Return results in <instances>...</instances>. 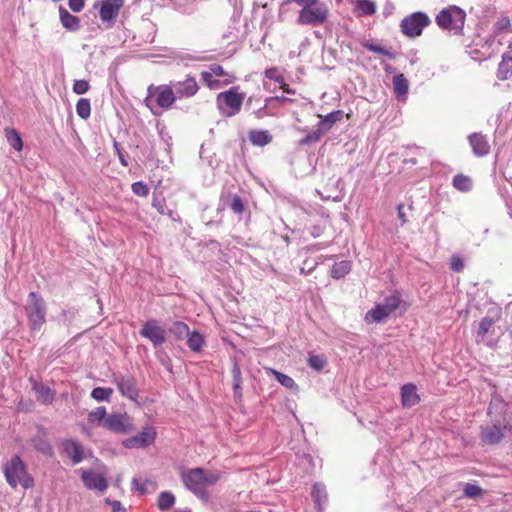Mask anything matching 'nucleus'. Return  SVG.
Instances as JSON below:
<instances>
[{
	"label": "nucleus",
	"mask_w": 512,
	"mask_h": 512,
	"mask_svg": "<svg viewBox=\"0 0 512 512\" xmlns=\"http://www.w3.org/2000/svg\"><path fill=\"white\" fill-rule=\"evenodd\" d=\"M343 115L344 112L342 110H335L331 113H328L317 123L316 127H319V131L325 134L331 129L333 124L343 118Z\"/></svg>",
	"instance_id": "nucleus-24"
},
{
	"label": "nucleus",
	"mask_w": 512,
	"mask_h": 512,
	"mask_svg": "<svg viewBox=\"0 0 512 512\" xmlns=\"http://www.w3.org/2000/svg\"><path fill=\"white\" fill-rule=\"evenodd\" d=\"M249 140L253 145L265 146L272 141V136L267 130H252L249 132Z\"/></svg>",
	"instance_id": "nucleus-28"
},
{
	"label": "nucleus",
	"mask_w": 512,
	"mask_h": 512,
	"mask_svg": "<svg viewBox=\"0 0 512 512\" xmlns=\"http://www.w3.org/2000/svg\"><path fill=\"white\" fill-rule=\"evenodd\" d=\"M201 79L210 89H217L220 87V81L213 79V75L210 71H203L201 73Z\"/></svg>",
	"instance_id": "nucleus-48"
},
{
	"label": "nucleus",
	"mask_w": 512,
	"mask_h": 512,
	"mask_svg": "<svg viewBox=\"0 0 512 512\" xmlns=\"http://www.w3.org/2000/svg\"><path fill=\"white\" fill-rule=\"evenodd\" d=\"M512 73V55L509 52H505L502 55V60L499 63L497 70V77L500 80H506Z\"/></svg>",
	"instance_id": "nucleus-26"
},
{
	"label": "nucleus",
	"mask_w": 512,
	"mask_h": 512,
	"mask_svg": "<svg viewBox=\"0 0 512 512\" xmlns=\"http://www.w3.org/2000/svg\"><path fill=\"white\" fill-rule=\"evenodd\" d=\"M362 46L371 51V52H374V53H377V54H380V55H383V56H386L388 57L389 59L393 60L396 58V53L389 50V49H386L385 47H382L380 45H377V44H374L370 41H363L362 43Z\"/></svg>",
	"instance_id": "nucleus-34"
},
{
	"label": "nucleus",
	"mask_w": 512,
	"mask_h": 512,
	"mask_svg": "<svg viewBox=\"0 0 512 512\" xmlns=\"http://www.w3.org/2000/svg\"><path fill=\"white\" fill-rule=\"evenodd\" d=\"M29 381L32 383V389L37 394V399L39 401L44 404H51L53 402L55 392L50 387L44 385L43 383H38L32 377L29 379Z\"/></svg>",
	"instance_id": "nucleus-20"
},
{
	"label": "nucleus",
	"mask_w": 512,
	"mask_h": 512,
	"mask_svg": "<svg viewBox=\"0 0 512 512\" xmlns=\"http://www.w3.org/2000/svg\"><path fill=\"white\" fill-rule=\"evenodd\" d=\"M131 189L137 196L146 197L149 194V187L143 181L134 182Z\"/></svg>",
	"instance_id": "nucleus-49"
},
{
	"label": "nucleus",
	"mask_w": 512,
	"mask_h": 512,
	"mask_svg": "<svg viewBox=\"0 0 512 512\" xmlns=\"http://www.w3.org/2000/svg\"><path fill=\"white\" fill-rule=\"evenodd\" d=\"M107 416L106 408L104 406H100L89 412L88 421L92 424L104 427Z\"/></svg>",
	"instance_id": "nucleus-32"
},
{
	"label": "nucleus",
	"mask_w": 512,
	"mask_h": 512,
	"mask_svg": "<svg viewBox=\"0 0 512 512\" xmlns=\"http://www.w3.org/2000/svg\"><path fill=\"white\" fill-rule=\"evenodd\" d=\"M450 268L454 272H461L464 269V261L459 256L453 255L450 259Z\"/></svg>",
	"instance_id": "nucleus-54"
},
{
	"label": "nucleus",
	"mask_w": 512,
	"mask_h": 512,
	"mask_svg": "<svg viewBox=\"0 0 512 512\" xmlns=\"http://www.w3.org/2000/svg\"><path fill=\"white\" fill-rule=\"evenodd\" d=\"M203 468H193L182 474V480L187 489L191 492L203 487Z\"/></svg>",
	"instance_id": "nucleus-18"
},
{
	"label": "nucleus",
	"mask_w": 512,
	"mask_h": 512,
	"mask_svg": "<svg viewBox=\"0 0 512 512\" xmlns=\"http://www.w3.org/2000/svg\"><path fill=\"white\" fill-rule=\"evenodd\" d=\"M431 24L429 16L421 11L414 12L400 23L401 32L410 38L418 37L422 34L423 29Z\"/></svg>",
	"instance_id": "nucleus-5"
},
{
	"label": "nucleus",
	"mask_w": 512,
	"mask_h": 512,
	"mask_svg": "<svg viewBox=\"0 0 512 512\" xmlns=\"http://www.w3.org/2000/svg\"><path fill=\"white\" fill-rule=\"evenodd\" d=\"M113 383L116 384L119 392L122 396L129 398L130 400H137L139 396V390L136 385V380L131 375H115Z\"/></svg>",
	"instance_id": "nucleus-12"
},
{
	"label": "nucleus",
	"mask_w": 512,
	"mask_h": 512,
	"mask_svg": "<svg viewBox=\"0 0 512 512\" xmlns=\"http://www.w3.org/2000/svg\"><path fill=\"white\" fill-rule=\"evenodd\" d=\"M156 435L155 429L147 426L135 436L125 439L123 445L128 449L144 448L154 443Z\"/></svg>",
	"instance_id": "nucleus-10"
},
{
	"label": "nucleus",
	"mask_w": 512,
	"mask_h": 512,
	"mask_svg": "<svg viewBox=\"0 0 512 512\" xmlns=\"http://www.w3.org/2000/svg\"><path fill=\"white\" fill-rule=\"evenodd\" d=\"M496 405H501V406H504L505 403H504V400L501 396H498V395H494L492 397V400L490 402V405L488 407V415H491L492 414V409L494 408V406Z\"/></svg>",
	"instance_id": "nucleus-57"
},
{
	"label": "nucleus",
	"mask_w": 512,
	"mask_h": 512,
	"mask_svg": "<svg viewBox=\"0 0 512 512\" xmlns=\"http://www.w3.org/2000/svg\"><path fill=\"white\" fill-rule=\"evenodd\" d=\"M125 0H102L99 7V17L106 29L112 28L118 18Z\"/></svg>",
	"instance_id": "nucleus-8"
},
{
	"label": "nucleus",
	"mask_w": 512,
	"mask_h": 512,
	"mask_svg": "<svg viewBox=\"0 0 512 512\" xmlns=\"http://www.w3.org/2000/svg\"><path fill=\"white\" fill-rule=\"evenodd\" d=\"M198 498L202 499L203 501L207 502L209 500V493L205 489V486L200 487L199 489H195L192 491Z\"/></svg>",
	"instance_id": "nucleus-58"
},
{
	"label": "nucleus",
	"mask_w": 512,
	"mask_h": 512,
	"mask_svg": "<svg viewBox=\"0 0 512 512\" xmlns=\"http://www.w3.org/2000/svg\"><path fill=\"white\" fill-rule=\"evenodd\" d=\"M187 345L193 352H200L205 345V339L198 331L189 332Z\"/></svg>",
	"instance_id": "nucleus-31"
},
{
	"label": "nucleus",
	"mask_w": 512,
	"mask_h": 512,
	"mask_svg": "<svg viewBox=\"0 0 512 512\" xmlns=\"http://www.w3.org/2000/svg\"><path fill=\"white\" fill-rule=\"evenodd\" d=\"M390 313H393L400 305V297L398 295H390L381 303Z\"/></svg>",
	"instance_id": "nucleus-46"
},
{
	"label": "nucleus",
	"mask_w": 512,
	"mask_h": 512,
	"mask_svg": "<svg viewBox=\"0 0 512 512\" xmlns=\"http://www.w3.org/2000/svg\"><path fill=\"white\" fill-rule=\"evenodd\" d=\"M176 94L171 86H162L156 97V103L160 108L168 109L176 100Z\"/></svg>",
	"instance_id": "nucleus-21"
},
{
	"label": "nucleus",
	"mask_w": 512,
	"mask_h": 512,
	"mask_svg": "<svg viewBox=\"0 0 512 512\" xmlns=\"http://www.w3.org/2000/svg\"><path fill=\"white\" fill-rule=\"evenodd\" d=\"M244 98L245 95L243 93H238L235 88H231L217 95V103L220 109H222V103L225 104L229 110L222 111V114L232 117L241 110Z\"/></svg>",
	"instance_id": "nucleus-7"
},
{
	"label": "nucleus",
	"mask_w": 512,
	"mask_h": 512,
	"mask_svg": "<svg viewBox=\"0 0 512 512\" xmlns=\"http://www.w3.org/2000/svg\"><path fill=\"white\" fill-rule=\"evenodd\" d=\"M104 428L119 434H127L132 430L130 417L124 413L109 414L105 420Z\"/></svg>",
	"instance_id": "nucleus-11"
},
{
	"label": "nucleus",
	"mask_w": 512,
	"mask_h": 512,
	"mask_svg": "<svg viewBox=\"0 0 512 512\" xmlns=\"http://www.w3.org/2000/svg\"><path fill=\"white\" fill-rule=\"evenodd\" d=\"M230 202L228 204L229 208L235 213V214H242L245 211V204L240 196L233 194L230 195Z\"/></svg>",
	"instance_id": "nucleus-42"
},
{
	"label": "nucleus",
	"mask_w": 512,
	"mask_h": 512,
	"mask_svg": "<svg viewBox=\"0 0 512 512\" xmlns=\"http://www.w3.org/2000/svg\"><path fill=\"white\" fill-rule=\"evenodd\" d=\"M509 27H510V19L506 16L501 17L494 24V32H495V34L498 35V34L502 33L503 31H505L506 29H508Z\"/></svg>",
	"instance_id": "nucleus-51"
},
{
	"label": "nucleus",
	"mask_w": 512,
	"mask_h": 512,
	"mask_svg": "<svg viewBox=\"0 0 512 512\" xmlns=\"http://www.w3.org/2000/svg\"><path fill=\"white\" fill-rule=\"evenodd\" d=\"M59 17L62 26L72 32L78 31L81 27L80 19L70 14L63 6L59 7Z\"/></svg>",
	"instance_id": "nucleus-22"
},
{
	"label": "nucleus",
	"mask_w": 512,
	"mask_h": 512,
	"mask_svg": "<svg viewBox=\"0 0 512 512\" xmlns=\"http://www.w3.org/2000/svg\"><path fill=\"white\" fill-rule=\"evenodd\" d=\"M308 365L316 371H321L327 365V359L323 355H310L308 358Z\"/></svg>",
	"instance_id": "nucleus-41"
},
{
	"label": "nucleus",
	"mask_w": 512,
	"mask_h": 512,
	"mask_svg": "<svg viewBox=\"0 0 512 512\" xmlns=\"http://www.w3.org/2000/svg\"><path fill=\"white\" fill-rule=\"evenodd\" d=\"M81 480L87 489L104 491L108 487V483L105 477L100 474H96L91 470H83L81 474Z\"/></svg>",
	"instance_id": "nucleus-14"
},
{
	"label": "nucleus",
	"mask_w": 512,
	"mask_h": 512,
	"mask_svg": "<svg viewBox=\"0 0 512 512\" xmlns=\"http://www.w3.org/2000/svg\"><path fill=\"white\" fill-rule=\"evenodd\" d=\"M323 134H324L323 132L319 131V127H316V130L308 133L305 137H303L299 141V144L304 146V145H309V144H312V143H316V142H318L321 139V136Z\"/></svg>",
	"instance_id": "nucleus-45"
},
{
	"label": "nucleus",
	"mask_w": 512,
	"mask_h": 512,
	"mask_svg": "<svg viewBox=\"0 0 512 512\" xmlns=\"http://www.w3.org/2000/svg\"><path fill=\"white\" fill-rule=\"evenodd\" d=\"M76 112L80 118H82L84 120L88 119L91 115L90 100L87 98L79 99L76 104Z\"/></svg>",
	"instance_id": "nucleus-37"
},
{
	"label": "nucleus",
	"mask_w": 512,
	"mask_h": 512,
	"mask_svg": "<svg viewBox=\"0 0 512 512\" xmlns=\"http://www.w3.org/2000/svg\"><path fill=\"white\" fill-rule=\"evenodd\" d=\"M209 71L212 73V75L215 76H224L227 73L224 71L223 67L219 64H212L209 67Z\"/></svg>",
	"instance_id": "nucleus-59"
},
{
	"label": "nucleus",
	"mask_w": 512,
	"mask_h": 512,
	"mask_svg": "<svg viewBox=\"0 0 512 512\" xmlns=\"http://www.w3.org/2000/svg\"><path fill=\"white\" fill-rule=\"evenodd\" d=\"M391 313L381 304H377L366 313L365 320L369 323H382Z\"/></svg>",
	"instance_id": "nucleus-25"
},
{
	"label": "nucleus",
	"mask_w": 512,
	"mask_h": 512,
	"mask_svg": "<svg viewBox=\"0 0 512 512\" xmlns=\"http://www.w3.org/2000/svg\"><path fill=\"white\" fill-rule=\"evenodd\" d=\"M483 490L476 484L467 483L464 486L463 493L468 498H477L482 494Z\"/></svg>",
	"instance_id": "nucleus-47"
},
{
	"label": "nucleus",
	"mask_w": 512,
	"mask_h": 512,
	"mask_svg": "<svg viewBox=\"0 0 512 512\" xmlns=\"http://www.w3.org/2000/svg\"><path fill=\"white\" fill-rule=\"evenodd\" d=\"M219 474L206 471L203 469V486L214 485L219 480Z\"/></svg>",
	"instance_id": "nucleus-52"
},
{
	"label": "nucleus",
	"mask_w": 512,
	"mask_h": 512,
	"mask_svg": "<svg viewBox=\"0 0 512 512\" xmlns=\"http://www.w3.org/2000/svg\"><path fill=\"white\" fill-rule=\"evenodd\" d=\"M5 137L9 145L16 151H21L23 147L22 139L19 133L13 128L5 129Z\"/></svg>",
	"instance_id": "nucleus-35"
},
{
	"label": "nucleus",
	"mask_w": 512,
	"mask_h": 512,
	"mask_svg": "<svg viewBox=\"0 0 512 512\" xmlns=\"http://www.w3.org/2000/svg\"><path fill=\"white\" fill-rule=\"evenodd\" d=\"M270 371L282 386L289 388V389H292L296 386L295 381L290 376L283 374L274 369H270Z\"/></svg>",
	"instance_id": "nucleus-43"
},
{
	"label": "nucleus",
	"mask_w": 512,
	"mask_h": 512,
	"mask_svg": "<svg viewBox=\"0 0 512 512\" xmlns=\"http://www.w3.org/2000/svg\"><path fill=\"white\" fill-rule=\"evenodd\" d=\"M453 186L462 192H467L472 187V181L468 176H465L463 174H457L453 178Z\"/></svg>",
	"instance_id": "nucleus-36"
},
{
	"label": "nucleus",
	"mask_w": 512,
	"mask_h": 512,
	"mask_svg": "<svg viewBox=\"0 0 512 512\" xmlns=\"http://www.w3.org/2000/svg\"><path fill=\"white\" fill-rule=\"evenodd\" d=\"M275 80L277 82L281 83V88L283 89L284 92H286L288 94H294L295 93V91L293 89H291L288 84L283 82V78L282 77L275 78Z\"/></svg>",
	"instance_id": "nucleus-63"
},
{
	"label": "nucleus",
	"mask_w": 512,
	"mask_h": 512,
	"mask_svg": "<svg viewBox=\"0 0 512 512\" xmlns=\"http://www.w3.org/2000/svg\"><path fill=\"white\" fill-rule=\"evenodd\" d=\"M357 7L363 15H372L376 12V4L370 0H358Z\"/></svg>",
	"instance_id": "nucleus-44"
},
{
	"label": "nucleus",
	"mask_w": 512,
	"mask_h": 512,
	"mask_svg": "<svg viewBox=\"0 0 512 512\" xmlns=\"http://www.w3.org/2000/svg\"><path fill=\"white\" fill-rule=\"evenodd\" d=\"M511 430V426L505 421L495 420L492 424L481 426L480 440L484 445H497Z\"/></svg>",
	"instance_id": "nucleus-6"
},
{
	"label": "nucleus",
	"mask_w": 512,
	"mask_h": 512,
	"mask_svg": "<svg viewBox=\"0 0 512 512\" xmlns=\"http://www.w3.org/2000/svg\"><path fill=\"white\" fill-rule=\"evenodd\" d=\"M468 141L476 157H484L490 153V144L486 135L475 132L468 136Z\"/></svg>",
	"instance_id": "nucleus-13"
},
{
	"label": "nucleus",
	"mask_w": 512,
	"mask_h": 512,
	"mask_svg": "<svg viewBox=\"0 0 512 512\" xmlns=\"http://www.w3.org/2000/svg\"><path fill=\"white\" fill-rule=\"evenodd\" d=\"M24 311L31 331H39L46 323L47 306L40 293L32 291L28 294Z\"/></svg>",
	"instance_id": "nucleus-2"
},
{
	"label": "nucleus",
	"mask_w": 512,
	"mask_h": 512,
	"mask_svg": "<svg viewBox=\"0 0 512 512\" xmlns=\"http://www.w3.org/2000/svg\"><path fill=\"white\" fill-rule=\"evenodd\" d=\"M328 16V6L324 2L318 0L317 4L301 8L297 17V23L299 25L316 27L324 24L327 21Z\"/></svg>",
	"instance_id": "nucleus-4"
},
{
	"label": "nucleus",
	"mask_w": 512,
	"mask_h": 512,
	"mask_svg": "<svg viewBox=\"0 0 512 512\" xmlns=\"http://www.w3.org/2000/svg\"><path fill=\"white\" fill-rule=\"evenodd\" d=\"M141 337L148 339L154 348L161 347L166 342V331L157 320L148 319L139 330Z\"/></svg>",
	"instance_id": "nucleus-9"
},
{
	"label": "nucleus",
	"mask_w": 512,
	"mask_h": 512,
	"mask_svg": "<svg viewBox=\"0 0 512 512\" xmlns=\"http://www.w3.org/2000/svg\"><path fill=\"white\" fill-rule=\"evenodd\" d=\"M63 452L71 459L73 464H78L84 459L82 444L74 439H66L62 442Z\"/></svg>",
	"instance_id": "nucleus-16"
},
{
	"label": "nucleus",
	"mask_w": 512,
	"mask_h": 512,
	"mask_svg": "<svg viewBox=\"0 0 512 512\" xmlns=\"http://www.w3.org/2000/svg\"><path fill=\"white\" fill-rule=\"evenodd\" d=\"M495 319L489 316L483 317L481 321L479 322L478 330H477V337L481 338L482 340L486 336L487 333L491 330V328L495 324Z\"/></svg>",
	"instance_id": "nucleus-38"
},
{
	"label": "nucleus",
	"mask_w": 512,
	"mask_h": 512,
	"mask_svg": "<svg viewBox=\"0 0 512 512\" xmlns=\"http://www.w3.org/2000/svg\"><path fill=\"white\" fill-rule=\"evenodd\" d=\"M5 480L11 488L21 485L24 489H30L35 481L28 472L27 465L19 455H13L9 461L3 464Z\"/></svg>",
	"instance_id": "nucleus-1"
},
{
	"label": "nucleus",
	"mask_w": 512,
	"mask_h": 512,
	"mask_svg": "<svg viewBox=\"0 0 512 512\" xmlns=\"http://www.w3.org/2000/svg\"><path fill=\"white\" fill-rule=\"evenodd\" d=\"M152 206L160 213V214H164L165 213V201L163 198H160L159 196H157L155 193L153 194V201H152Z\"/></svg>",
	"instance_id": "nucleus-55"
},
{
	"label": "nucleus",
	"mask_w": 512,
	"mask_h": 512,
	"mask_svg": "<svg viewBox=\"0 0 512 512\" xmlns=\"http://www.w3.org/2000/svg\"><path fill=\"white\" fill-rule=\"evenodd\" d=\"M393 90L398 100H405L407 98L409 82L404 74L400 73L393 77Z\"/></svg>",
	"instance_id": "nucleus-23"
},
{
	"label": "nucleus",
	"mask_w": 512,
	"mask_h": 512,
	"mask_svg": "<svg viewBox=\"0 0 512 512\" xmlns=\"http://www.w3.org/2000/svg\"><path fill=\"white\" fill-rule=\"evenodd\" d=\"M175 500V496L171 492L163 491L158 496L157 506L161 511H166L174 506Z\"/></svg>",
	"instance_id": "nucleus-33"
},
{
	"label": "nucleus",
	"mask_w": 512,
	"mask_h": 512,
	"mask_svg": "<svg viewBox=\"0 0 512 512\" xmlns=\"http://www.w3.org/2000/svg\"><path fill=\"white\" fill-rule=\"evenodd\" d=\"M68 5L73 12H80L84 8V0H68Z\"/></svg>",
	"instance_id": "nucleus-56"
},
{
	"label": "nucleus",
	"mask_w": 512,
	"mask_h": 512,
	"mask_svg": "<svg viewBox=\"0 0 512 512\" xmlns=\"http://www.w3.org/2000/svg\"><path fill=\"white\" fill-rule=\"evenodd\" d=\"M30 441L34 449L39 453L48 457H52L54 455L53 447L48 441L46 432L43 428L37 435L33 436Z\"/></svg>",
	"instance_id": "nucleus-17"
},
{
	"label": "nucleus",
	"mask_w": 512,
	"mask_h": 512,
	"mask_svg": "<svg viewBox=\"0 0 512 512\" xmlns=\"http://www.w3.org/2000/svg\"><path fill=\"white\" fill-rule=\"evenodd\" d=\"M168 332L174 335L177 340H183L189 335L190 329L186 323L175 321L168 328Z\"/></svg>",
	"instance_id": "nucleus-30"
},
{
	"label": "nucleus",
	"mask_w": 512,
	"mask_h": 512,
	"mask_svg": "<svg viewBox=\"0 0 512 512\" xmlns=\"http://www.w3.org/2000/svg\"><path fill=\"white\" fill-rule=\"evenodd\" d=\"M199 86L197 81L192 76H187L184 81H178L173 84V90L177 97H192L197 93Z\"/></svg>",
	"instance_id": "nucleus-15"
},
{
	"label": "nucleus",
	"mask_w": 512,
	"mask_h": 512,
	"mask_svg": "<svg viewBox=\"0 0 512 512\" xmlns=\"http://www.w3.org/2000/svg\"><path fill=\"white\" fill-rule=\"evenodd\" d=\"M311 496L317 506H321L322 503L326 502L327 494L324 486L315 483L312 488Z\"/></svg>",
	"instance_id": "nucleus-39"
},
{
	"label": "nucleus",
	"mask_w": 512,
	"mask_h": 512,
	"mask_svg": "<svg viewBox=\"0 0 512 512\" xmlns=\"http://www.w3.org/2000/svg\"><path fill=\"white\" fill-rule=\"evenodd\" d=\"M113 146L118 155L120 163L123 166L127 167L129 165V162H128L129 156L122 151L121 145L117 141H114Z\"/></svg>",
	"instance_id": "nucleus-53"
},
{
	"label": "nucleus",
	"mask_w": 512,
	"mask_h": 512,
	"mask_svg": "<svg viewBox=\"0 0 512 512\" xmlns=\"http://www.w3.org/2000/svg\"><path fill=\"white\" fill-rule=\"evenodd\" d=\"M132 484L135 487V489L139 491L140 494L144 495L147 493V490L144 487V485H140L136 478L133 479Z\"/></svg>",
	"instance_id": "nucleus-64"
},
{
	"label": "nucleus",
	"mask_w": 512,
	"mask_h": 512,
	"mask_svg": "<svg viewBox=\"0 0 512 512\" xmlns=\"http://www.w3.org/2000/svg\"><path fill=\"white\" fill-rule=\"evenodd\" d=\"M318 0H285L284 4H289L291 2L296 3L297 5L303 7H306L308 5H314L317 4Z\"/></svg>",
	"instance_id": "nucleus-61"
},
{
	"label": "nucleus",
	"mask_w": 512,
	"mask_h": 512,
	"mask_svg": "<svg viewBox=\"0 0 512 512\" xmlns=\"http://www.w3.org/2000/svg\"><path fill=\"white\" fill-rule=\"evenodd\" d=\"M401 400L405 408H411L419 403L420 397L414 384L407 383L401 387Z\"/></svg>",
	"instance_id": "nucleus-19"
},
{
	"label": "nucleus",
	"mask_w": 512,
	"mask_h": 512,
	"mask_svg": "<svg viewBox=\"0 0 512 512\" xmlns=\"http://www.w3.org/2000/svg\"><path fill=\"white\" fill-rule=\"evenodd\" d=\"M323 232H324V226H322L321 224H314L310 228V234L314 238L321 236L323 234Z\"/></svg>",
	"instance_id": "nucleus-60"
},
{
	"label": "nucleus",
	"mask_w": 512,
	"mask_h": 512,
	"mask_svg": "<svg viewBox=\"0 0 512 512\" xmlns=\"http://www.w3.org/2000/svg\"><path fill=\"white\" fill-rule=\"evenodd\" d=\"M106 502L111 505L113 512H120V511L125 512V509L122 507V504H121L120 501H118V500H110V499L107 498Z\"/></svg>",
	"instance_id": "nucleus-62"
},
{
	"label": "nucleus",
	"mask_w": 512,
	"mask_h": 512,
	"mask_svg": "<svg viewBox=\"0 0 512 512\" xmlns=\"http://www.w3.org/2000/svg\"><path fill=\"white\" fill-rule=\"evenodd\" d=\"M232 378H233V391H234V397L235 399H241L242 398V374L241 369L236 360L233 361L232 369Z\"/></svg>",
	"instance_id": "nucleus-27"
},
{
	"label": "nucleus",
	"mask_w": 512,
	"mask_h": 512,
	"mask_svg": "<svg viewBox=\"0 0 512 512\" xmlns=\"http://www.w3.org/2000/svg\"><path fill=\"white\" fill-rule=\"evenodd\" d=\"M352 264L348 260H343L334 263L331 269V277L334 279H341L351 271Z\"/></svg>",
	"instance_id": "nucleus-29"
},
{
	"label": "nucleus",
	"mask_w": 512,
	"mask_h": 512,
	"mask_svg": "<svg viewBox=\"0 0 512 512\" xmlns=\"http://www.w3.org/2000/svg\"><path fill=\"white\" fill-rule=\"evenodd\" d=\"M90 89L89 82L87 80H75L73 84V92L77 95H82Z\"/></svg>",
	"instance_id": "nucleus-50"
},
{
	"label": "nucleus",
	"mask_w": 512,
	"mask_h": 512,
	"mask_svg": "<svg viewBox=\"0 0 512 512\" xmlns=\"http://www.w3.org/2000/svg\"><path fill=\"white\" fill-rule=\"evenodd\" d=\"M113 389L106 387H96L91 392V397L96 401L110 402Z\"/></svg>",
	"instance_id": "nucleus-40"
},
{
	"label": "nucleus",
	"mask_w": 512,
	"mask_h": 512,
	"mask_svg": "<svg viewBox=\"0 0 512 512\" xmlns=\"http://www.w3.org/2000/svg\"><path fill=\"white\" fill-rule=\"evenodd\" d=\"M465 11L455 5L442 9L436 16L437 25L443 30H449L454 35H462L465 24Z\"/></svg>",
	"instance_id": "nucleus-3"
}]
</instances>
